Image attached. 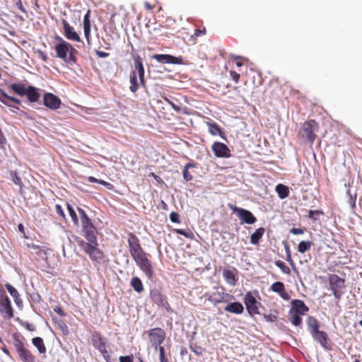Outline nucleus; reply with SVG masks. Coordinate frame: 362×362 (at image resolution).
Wrapping results in <instances>:
<instances>
[{
    "label": "nucleus",
    "mask_w": 362,
    "mask_h": 362,
    "mask_svg": "<svg viewBox=\"0 0 362 362\" xmlns=\"http://www.w3.org/2000/svg\"><path fill=\"white\" fill-rule=\"evenodd\" d=\"M55 40L59 41L54 46L57 57L67 64L74 65L76 64L78 51L74 46L59 36L55 37Z\"/></svg>",
    "instance_id": "obj_1"
},
{
    "label": "nucleus",
    "mask_w": 362,
    "mask_h": 362,
    "mask_svg": "<svg viewBox=\"0 0 362 362\" xmlns=\"http://www.w3.org/2000/svg\"><path fill=\"white\" fill-rule=\"evenodd\" d=\"M306 321L308 330L313 339L323 348L328 349L329 337L325 332L319 329L320 322L313 316H308Z\"/></svg>",
    "instance_id": "obj_2"
},
{
    "label": "nucleus",
    "mask_w": 362,
    "mask_h": 362,
    "mask_svg": "<svg viewBox=\"0 0 362 362\" xmlns=\"http://www.w3.org/2000/svg\"><path fill=\"white\" fill-rule=\"evenodd\" d=\"M13 346L18 354L19 360L22 362H36V356L28 349L25 344L20 338V335L14 333L12 335Z\"/></svg>",
    "instance_id": "obj_3"
},
{
    "label": "nucleus",
    "mask_w": 362,
    "mask_h": 362,
    "mask_svg": "<svg viewBox=\"0 0 362 362\" xmlns=\"http://www.w3.org/2000/svg\"><path fill=\"white\" fill-rule=\"evenodd\" d=\"M78 211L81 216L83 236L88 242L95 243L98 233L96 228L83 209L78 208Z\"/></svg>",
    "instance_id": "obj_4"
},
{
    "label": "nucleus",
    "mask_w": 362,
    "mask_h": 362,
    "mask_svg": "<svg viewBox=\"0 0 362 362\" xmlns=\"http://www.w3.org/2000/svg\"><path fill=\"white\" fill-rule=\"evenodd\" d=\"M214 306L222 303H228L234 299V296L225 292L223 287H214L211 293H206L203 296Z\"/></svg>",
    "instance_id": "obj_5"
},
{
    "label": "nucleus",
    "mask_w": 362,
    "mask_h": 362,
    "mask_svg": "<svg viewBox=\"0 0 362 362\" xmlns=\"http://www.w3.org/2000/svg\"><path fill=\"white\" fill-rule=\"evenodd\" d=\"M77 243L79 247L88 255L90 259L92 261L99 262L100 261L104 255L103 252L98 247V241L95 243L86 242L83 240L79 238L76 239Z\"/></svg>",
    "instance_id": "obj_6"
},
{
    "label": "nucleus",
    "mask_w": 362,
    "mask_h": 362,
    "mask_svg": "<svg viewBox=\"0 0 362 362\" xmlns=\"http://www.w3.org/2000/svg\"><path fill=\"white\" fill-rule=\"evenodd\" d=\"M317 129V123L311 119L303 123L299 134L302 138H305L308 142L313 144L317 137L315 132Z\"/></svg>",
    "instance_id": "obj_7"
},
{
    "label": "nucleus",
    "mask_w": 362,
    "mask_h": 362,
    "mask_svg": "<svg viewBox=\"0 0 362 362\" xmlns=\"http://www.w3.org/2000/svg\"><path fill=\"white\" fill-rule=\"evenodd\" d=\"M329 288L337 300H340L345 288V280L337 274H330L328 277Z\"/></svg>",
    "instance_id": "obj_8"
},
{
    "label": "nucleus",
    "mask_w": 362,
    "mask_h": 362,
    "mask_svg": "<svg viewBox=\"0 0 362 362\" xmlns=\"http://www.w3.org/2000/svg\"><path fill=\"white\" fill-rule=\"evenodd\" d=\"M92 344L98 349L107 362H110V356L107 349L105 338L99 332H94L91 336Z\"/></svg>",
    "instance_id": "obj_9"
},
{
    "label": "nucleus",
    "mask_w": 362,
    "mask_h": 362,
    "mask_svg": "<svg viewBox=\"0 0 362 362\" xmlns=\"http://www.w3.org/2000/svg\"><path fill=\"white\" fill-rule=\"evenodd\" d=\"M147 256L148 255L144 252L134 257L133 259L146 276L148 279H151L153 275V269Z\"/></svg>",
    "instance_id": "obj_10"
},
{
    "label": "nucleus",
    "mask_w": 362,
    "mask_h": 362,
    "mask_svg": "<svg viewBox=\"0 0 362 362\" xmlns=\"http://www.w3.org/2000/svg\"><path fill=\"white\" fill-rule=\"evenodd\" d=\"M228 206L233 213L237 214L241 223L253 224L257 221L256 217L250 211L238 207L232 204H228Z\"/></svg>",
    "instance_id": "obj_11"
},
{
    "label": "nucleus",
    "mask_w": 362,
    "mask_h": 362,
    "mask_svg": "<svg viewBox=\"0 0 362 362\" xmlns=\"http://www.w3.org/2000/svg\"><path fill=\"white\" fill-rule=\"evenodd\" d=\"M0 313L4 318H13V310L11 300L3 289H0Z\"/></svg>",
    "instance_id": "obj_12"
},
{
    "label": "nucleus",
    "mask_w": 362,
    "mask_h": 362,
    "mask_svg": "<svg viewBox=\"0 0 362 362\" xmlns=\"http://www.w3.org/2000/svg\"><path fill=\"white\" fill-rule=\"evenodd\" d=\"M147 334L150 342L156 349H158L160 346V344L165 338V331L160 327L151 329L147 332Z\"/></svg>",
    "instance_id": "obj_13"
},
{
    "label": "nucleus",
    "mask_w": 362,
    "mask_h": 362,
    "mask_svg": "<svg viewBox=\"0 0 362 362\" xmlns=\"http://www.w3.org/2000/svg\"><path fill=\"white\" fill-rule=\"evenodd\" d=\"M61 23L64 30V35L68 40L77 42H81L80 35L66 19H62Z\"/></svg>",
    "instance_id": "obj_14"
},
{
    "label": "nucleus",
    "mask_w": 362,
    "mask_h": 362,
    "mask_svg": "<svg viewBox=\"0 0 362 362\" xmlns=\"http://www.w3.org/2000/svg\"><path fill=\"white\" fill-rule=\"evenodd\" d=\"M0 102L7 107L12 108V111L14 112L20 110L19 106L21 105V100L7 95L2 90H0Z\"/></svg>",
    "instance_id": "obj_15"
},
{
    "label": "nucleus",
    "mask_w": 362,
    "mask_h": 362,
    "mask_svg": "<svg viewBox=\"0 0 362 362\" xmlns=\"http://www.w3.org/2000/svg\"><path fill=\"white\" fill-rule=\"evenodd\" d=\"M127 242L129 245V252L132 257L137 256L138 255L144 252L139 243V238L133 233H130L129 234Z\"/></svg>",
    "instance_id": "obj_16"
},
{
    "label": "nucleus",
    "mask_w": 362,
    "mask_h": 362,
    "mask_svg": "<svg viewBox=\"0 0 362 362\" xmlns=\"http://www.w3.org/2000/svg\"><path fill=\"white\" fill-rule=\"evenodd\" d=\"M152 58L161 64H183V58L182 57H174L167 54H156L152 56Z\"/></svg>",
    "instance_id": "obj_17"
},
{
    "label": "nucleus",
    "mask_w": 362,
    "mask_h": 362,
    "mask_svg": "<svg viewBox=\"0 0 362 362\" xmlns=\"http://www.w3.org/2000/svg\"><path fill=\"white\" fill-rule=\"evenodd\" d=\"M211 150L216 157L228 158L231 156L230 148L222 142L215 141L211 146Z\"/></svg>",
    "instance_id": "obj_18"
},
{
    "label": "nucleus",
    "mask_w": 362,
    "mask_h": 362,
    "mask_svg": "<svg viewBox=\"0 0 362 362\" xmlns=\"http://www.w3.org/2000/svg\"><path fill=\"white\" fill-rule=\"evenodd\" d=\"M43 104L50 110H55L60 107L62 101L59 98L51 93H46L43 96Z\"/></svg>",
    "instance_id": "obj_19"
},
{
    "label": "nucleus",
    "mask_w": 362,
    "mask_h": 362,
    "mask_svg": "<svg viewBox=\"0 0 362 362\" xmlns=\"http://www.w3.org/2000/svg\"><path fill=\"white\" fill-rule=\"evenodd\" d=\"M244 302L250 315H253L259 314L257 305L260 303L257 301L250 292H247L245 296Z\"/></svg>",
    "instance_id": "obj_20"
},
{
    "label": "nucleus",
    "mask_w": 362,
    "mask_h": 362,
    "mask_svg": "<svg viewBox=\"0 0 362 362\" xmlns=\"http://www.w3.org/2000/svg\"><path fill=\"white\" fill-rule=\"evenodd\" d=\"M83 27L86 40L88 45L90 46L91 45V21L90 10H88L83 16Z\"/></svg>",
    "instance_id": "obj_21"
},
{
    "label": "nucleus",
    "mask_w": 362,
    "mask_h": 362,
    "mask_svg": "<svg viewBox=\"0 0 362 362\" xmlns=\"http://www.w3.org/2000/svg\"><path fill=\"white\" fill-rule=\"evenodd\" d=\"M270 290L279 295V296L284 300H288L290 296L286 290L285 285L283 282L276 281L270 286Z\"/></svg>",
    "instance_id": "obj_22"
},
{
    "label": "nucleus",
    "mask_w": 362,
    "mask_h": 362,
    "mask_svg": "<svg viewBox=\"0 0 362 362\" xmlns=\"http://www.w3.org/2000/svg\"><path fill=\"white\" fill-rule=\"evenodd\" d=\"M237 270L233 268V269H223V277L228 284L231 286L236 285L238 276H237Z\"/></svg>",
    "instance_id": "obj_23"
},
{
    "label": "nucleus",
    "mask_w": 362,
    "mask_h": 362,
    "mask_svg": "<svg viewBox=\"0 0 362 362\" xmlns=\"http://www.w3.org/2000/svg\"><path fill=\"white\" fill-rule=\"evenodd\" d=\"M150 297L152 301L160 307H165L166 305H168L165 296L159 290H151Z\"/></svg>",
    "instance_id": "obj_24"
},
{
    "label": "nucleus",
    "mask_w": 362,
    "mask_h": 362,
    "mask_svg": "<svg viewBox=\"0 0 362 362\" xmlns=\"http://www.w3.org/2000/svg\"><path fill=\"white\" fill-rule=\"evenodd\" d=\"M292 310L294 313H298L301 315H305L309 310L308 307L301 300H293L291 301Z\"/></svg>",
    "instance_id": "obj_25"
},
{
    "label": "nucleus",
    "mask_w": 362,
    "mask_h": 362,
    "mask_svg": "<svg viewBox=\"0 0 362 362\" xmlns=\"http://www.w3.org/2000/svg\"><path fill=\"white\" fill-rule=\"evenodd\" d=\"M134 61L135 69L138 72L140 83L142 86H145V79H144L145 71H144V65L142 63V60H141V57L138 56L136 57H134Z\"/></svg>",
    "instance_id": "obj_26"
},
{
    "label": "nucleus",
    "mask_w": 362,
    "mask_h": 362,
    "mask_svg": "<svg viewBox=\"0 0 362 362\" xmlns=\"http://www.w3.org/2000/svg\"><path fill=\"white\" fill-rule=\"evenodd\" d=\"M224 310L230 313L240 315L243 313L244 307L240 302H229L224 307Z\"/></svg>",
    "instance_id": "obj_27"
},
{
    "label": "nucleus",
    "mask_w": 362,
    "mask_h": 362,
    "mask_svg": "<svg viewBox=\"0 0 362 362\" xmlns=\"http://www.w3.org/2000/svg\"><path fill=\"white\" fill-rule=\"evenodd\" d=\"M8 89L18 95L25 96L28 86H25V85L22 83H13L8 86Z\"/></svg>",
    "instance_id": "obj_28"
},
{
    "label": "nucleus",
    "mask_w": 362,
    "mask_h": 362,
    "mask_svg": "<svg viewBox=\"0 0 362 362\" xmlns=\"http://www.w3.org/2000/svg\"><path fill=\"white\" fill-rule=\"evenodd\" d=\"M25 96L30 103H37L40 98V93L37 88L33 86H28Z\"/></svg>",
    "instance_id": "obj_29"
},
{
    "label": "nucleus",
    "mask_w": 362,
    "mask_h": 362,
    "mask_svg": "<svg viewBox=\"0 0 362 362\" xmlns=\"http://www.w3.org/2000/svg\"><path fill=\"white\" fill-rule=\"evenodd\" d=\"M32 344L37 349L38 353L43 355L42 358H46L47 348L43 339L40 337H34L32 339Z\"/></svg>",
    "instance_id": "obj_30"
},
{
    "label": "nucleus",
    "mask_w": 362,
    "mask_h": 362,
    "mask_svg": "<svg viewBox=\"0 0 362 362\" xmlns=\"http://www.w3.org/2000/svg\"><path fill=\"white\" fill-rule=\"evenodd\" d=\"M7 291L10 293V295L13 297L15 303L18 308L23 307V300L20 298V295L18 291L10 284H6L5 285Z\"/></svg>",
    "instance_id": "obj_31"
},
{
    "label": "nucleus",
    "mask_w": 362,
    "mask_h": 362,
    "mask_svg": "<svg viewBox=\"0 0 362 362\" xmlns=\"http://www.w3.org/2000/svg\"><path fill=\"white\" fill-rule=\"evenodd\" d=\"M265 229L260 227L255 230V231L250 235V243L252 245H257L264 235Z\"/></svg>",
    "instance_id": "obj_32"
},
{
    "label": "nucleus",
    "mask_w": 362,
    "mask_h": 362,
    "mask_svg": "<svg viewBox=\"0 0 362 362\" xmlns=\"http://www.w3.org/2000/svg\"><path fill=\"white\" fill-rule=\"evenodd\" d=\"M208 127H209V131L211 135L215 136V135L218 134L221 138H223V139L225 138L224 132L216 123L209 122Z\"/></svg>",
    "instance_id": "obj_33"
},
{
    "label": "nucleus",
    "mask_w": 362,
    "mask_h": 362,
    "mask_svg": "<svg viewBox=\"0 0 362 362\" xmlns=\"http://www.w3.org/2000/svg\"><path fill=\"white\" fill-rule=\"evenodd\" d=\"M129 82H130V86H129L130 90L132 93H136L139 88V83L138 82L136 71H133L131 72L130 76H129Z\"/></svg>",
    "instance_id": "obj_34"
},
{
    "label": "nucleus",
    "mask_w": 362,
    "mask_h": 362,
    "mask_svg": "<svg viewBox=\"0 0 362 362\" xmlns=\"http://www.w3.org/2000/svg\"><path fill=\"white\" fill-rule=\"evenodd\" d=\"M275 190L279 197L281 199L288 197L289 195V188L283 184L277 185L276 186Z\"/></svg>",
    "instance_id": "obj_35"
},
{
    "label": "nucleus",
    "mask_w": 362,
    "mask_h": 362,
    "mask_svg": "<svg viewBox=\"0 0 362 362\" xmlns=\"http://www.w3.org/2000/svg\"><path fill=\"white\" fill-rule=\"evenodd\" d=\"M130 285L134 290L139 293L143 292L144 290L143 284L139 277H133L131 279Z\"/></svg>",
    "instance_id": "obj_36"
},
{
    "label": "nucleus",
    "mask_w": 362,
    "mask_h": 362,
    "mask_svg": "<svg viewBox=\"0 0 362 362\" xmlns=\"http://www.w3.org/2000/svg\"><path fill=\"white\" fill-rule=\"evenodd\" d=\"M196 163H187L183 168L182 175L183 178L185 181L189 182L193 179V176L188 171L189 168H196Z\"/></svg>",
    "instance_id": "obj_37"
},
{
    "label": "nucleus",
    "mask_w": 362,
    "mask_h": 362,
    "mask_svg": "<svg viewBox=\"0 0 362 362\" xmlns=\"http://www.w3.org/2000/svg\"><path fill=\"white\" fill-rule=\"evenodd\" d=\"M88 181L91 183H99V184L105 186V187H107L108 189H112L114 187L111 183L107 182L103 180L97 179L93 176H89L88 177Z\"/></svg>",
    "instance_id": "obj_38"
},
{
    "label": "nucleus",
    "mask_w": 362,
    "mask_h": 362,
    "mask_svg": "<svg viewBox=\"0 0 362 362\" xmlns=\"http://www.w3.org/2000/svg\"><path fill=\"white\" fill-rule=\"evenodd\" d=\"M312 245L313 243L311 241H301L298 245V251L300 253H304L306 251L310 250Z\"/></svg>",
    "instance_id": "obj_39"
},
{
    "label": "nucleus",
    "mask_w": 362,
    "mask_h": 362,
    "mask_svg": "<svg viewBox=\"0 0 362 362\" xmlns=\"http://www.w3.org/2000/svg\"><path fill=\"white\" fill-rule=\"evenodd\" d=\"M300 315H301L298 313H292V315L290 317L291 322L295 326H300L302 324V318Z\"/></svg>",
    "instance_id": "obj_40"
},
{
    "label": "nucleus",
    "mask_w": 362,
    "mask_h": 362,
    "mask_svg": "<svg viewBox=\"0 0 362 362\" xmlns=\"http://www.w3.org/2000/svg\"><path fill=\"white\" fill-rule=\"evenodd\" d=\"M275 264L284 274H291V270H290L289 267L287 265H286V264L284 262H282L281 260H278V261H276Z\"/></svg>",
    "instance_id": "obj_41"
},
{
    "label": "nucleus",
    "mask_w": 362,
    "mask_h": 362,
    "mask_svg": "<svg viewBox=\"0 0 362 362\" xmlns=\"http://www.w3.org/2000/svg\"><path fill=\"white\" fill-rule=\"evenodd\" d=\"M10 175L15 185H18L20 187L23 185L22 180L16 172L13 170L10 171Z\"/></svg>",
    "instance_id": "obj_42"
},
{
    "label": "nucleus",
    "mask_w": 362,
    "mask_h": 362,
    "mask_svg": "<svg viewBox=\"0 0 362 362\" xmlns=\"http://www.w3.org/2000/svg\"><path fill=\"white\" fill-rule=\"evenodd\" d=\"M67 209H68L69 214L73 222L74 223L75 225H78V219L77 214L75 212L74 209L72 208V206L69 204H67Z\"/></svg>",
    "instance_id": "obj_43"
},
{
    "label": "nucleus",
    "mask_w": 362,
    "mask_h": 362,
    "mask_svg": "<svg viewBox=\"0 0 362 362\" xmlns=\"http://www.w3.org/2000/svg\"><path fill=\"white\" fill-rule=\"evenodd\" d=\"M189 348L196 355L198 356L202 355L205 350L203 347L197 345V344H190Z\"/></svg>",
    "instance_id": "obj_44"
},
{
    "label": "nucleus",
    "mask_w": 362,
    "mask_h": 362,
    "mask_svg": "<svg viewBox=\"0 0 362 362\" xmlns=\"http://www.w3.org/2000/svg\"><path fill=\"white\" fill-rule=\"evenodd\" d=\"M159 351V361L160 362H169L168 358L165 356V351L163 346L158 348Z\"/></svg>",
    "instance_id": "obj_45"
},
{
    "label": "nucleus",
    "mask_w": 362,
    "mask_h": 362,
    "mask_svg": "<svg viewBox=\"0 0 362 362\" xmlns=\"http://www.w3.org/2000/svg\"><path fill=\"white\" fill-rule=\"evenodd\" d=\"M30 247L33 250H34L35 251V253L37 255H40L42 257H44L46 255V252L44 250L41 249L39 246L33 244Z\"/></svg>",
    "instance_id": "obj_46"
},
{
    "label": "nucleus",
    "mask_w": 362,
    "mask_h": 362,
    "mask_svg": "<svg viewBox=\"0 0 362 362\" xmlns=\"http://www.w3.org/2000/svg\"><path fill=\"white\" fill-rule=\"evenodd\" d=\"M274 314L270 313L269 315H264V319L268 322H275L277 320V311H274Z\"/></svg>",
    "instance_id": "obj_47"
},
{
    "label": "nucleus",
    "mask_w": 362,
    "mask_h": 362,
    "mask_svg": "<svg viewBox=\"0 0 362 362\" xmlns=\"http://www.w3.org/2000/svg\"><path fill=\"white\" fill-rule=\"evenodd\" d=\"M229 74L231 79L234 81L235 83H238L240 78V75L233 70L230 71Z\"/></svg>",
    "instance_id": "obj_48"
},
{
    "label": "nucleus",
    "mask_w": 362,
    "mask_h": 362,
    "mask_svg": "<svg viewBox=\"0 0 362 362\" xmlns=\"http://www.w3.org/2000/svg\"><path fill=\"white\" fill-rule=\"evenodd\" d=\"M163 100L168 103L176 112H180L181 108L179 105H176L173 102H172L169 98L167 97H163Z\"/></svg>",
    "instance_id": "obj_49"
},
{
    "label": "nucleus",
    "mask_w": 362,
    "mask_h": 362,
    "mask_svg": "<svg viewBox=\"0 0 362 362\" xmlns=\"http://www.w3.org/2000/svg\"><path fill=\"white\" fill-rule=\"evenodd\" d=\"M170 219L173 223H178L180 222L179 214L177 212H175V211H172L170 214Z\"/></svg>",
    "instance_id": "obj_50"
},
{
    "label": "nucleus",
    "mask_w": 362,
    "mask_h": 362,
    "mask_svg": "<svg viewBox=\"0 0 362 362\" xmlns=\"http://www.w3.org/2000/svg\"><path fill=\"white\" fill-rule=\"evenodd\" d=\"M119 362H134V356L132 355L129 356H121L119 358Z\"/></svg>",
    "instance_id": "obj_51"
},
{
    "label": "nucleus",
    "mask_w": 362,
    "mask_h": 362,
    "mask_svg": "<svg viewBox=\"0 0 362 362\" xmlns=\"http://www.w3.org/2000/svg\"><path fill=\"white\" fill-rule=\"evenodd\" d=\"M55 209H56V212L57 214L60 216L61 217H62L63 218H65V214L63 211V209L62 207L59 205V204H57L55 206Z\"/></svg>",
    "instance_id": "obj_52"
},
{
    "label": "nucleus",
    "mask_w": 362,
    "mask_h": 362,
    "mask_svg": "<svg viewBox=\"0 0 362 362\" xmlns=\"http://www.w3.org/2000/svg\"><path fill=\"white\" fill-rule=\"evenodd\" d=\"M304 230H305L302 228H293L291 229L290 232L294 235H300L303 234L304 233Z\"/></svg>",
    "instance_id": "obj_53"
},
{
    "label": "nucleus",
    "mask_w": 362,
    "mask_h": 362,
    "mask_svg": "<svg viewBox=\"0 0 362 362\" xmlns=\"http://www.w3.org/2000/svg\"><path fill=\"white\" fill-rule=\"evenodd\" d=\"M95 54L99 58H105L109 56V53L100 50H95Z\"/></svg>",
    "instance_id": "obj_54"
},
{
    "label": "nucleus",
    "mask_w": 362,
    "mask_h": 362,
    "mask_svg": "<svg viewBox=\"0 0 362 362\" xmlns=\"http://www.w3.org/2000/svg\"><path fill=\"white\" fill-rule=\"evenodd\" d=\"M175 232L177 233V234H179V235H182L186 238H188L189 237V235L187 233L185 232V230L183 229H175Z\"/></svg>",
    "instance_id": "obj_55"
},
{
    "label": "nucleus",
    "mask_w": 362,
    "mask_h": 362,
    "mask_svg": "<svg viewBox=\"0 0 362 362\" xmlns=\"http://www.w3.org/2000/svg\"><path fill=\"white\" fill-rule=\"evenodd\" d=\"M23 326H24V327H25L28 330H29V331L33 332V331H34V330H35V327H34V325H32V324H30V323H28V322H25V323L24 324V325H23Z\"/></svg>",
    "instance_id": "obj_56"
},
{
    "label": "nucleus",
    "mask_w": 362,
    "mask_h": 362,
    "mask_svg": "<svg viewBox=\"0 0 362 362\" xmlns=\"http://www.w3.org/2000/svg\"><path fill=\"white\" fill-rule=\"evenodd\" d=\"M320 214V212L317 210H310L308 216L310 218H313L315 214Z\"/></svg>",
    "instance_id": "obj_57"
},
{
    "label": "nucleus",
    "mask_w": 362,
    "mask_h": 362,
    "mask_svg": "<svg viewBox=\"0 0 362 362\" xmlns=\"http://www.w3.org/2000/svg\"><path fill=\"white\" fill-rule=\"evenodd\" d=\"M240 59H241V57L239 56L234 57V60L238 66H241L243 65V63L240 61Z\"/></svg>",
    "instance_id": "obj_58"
},
{
    "label": "nucleus",
    "mask_w": 362,
    "mask_h": 362,
    "mask_svg": "<svg viewBox=\"0 0 362 362\" xmlns=\"http://www.w3.org/2000/svg\"><path fill=\"white\" fill-rule=\"evenodd\" d=\"M54 311L58 314L60 316H64L65 315V313L62 310V308L57 307L56 308H54Z\"/></svg>",
    "instance_id": "obj_59"
},
{
    "label": "nucleus",
    "mask_w": 362,
    "mask_h": 362,
    "mask_svg": "<svg viewBox=\"0 0 362 362\" xmlns=\"http://www.w3.org/2000/svg\"><path fill=\"white\" fill-rule=\"evenodd\" d=\"M187 349L185 348V347H182L181 349H180V355L182 356L187 354Z\"/></svg>",
    "instance_id": "obj_60"
},
{
    "label": "nucleus",
    "mask_w": 362,
    "mask_h": 362,
    "mask_svg": "<svg viewBox=\"0 0 362 362\" xmlns=\"http://www.w3.org/2000/svg\"><path fill=\"white\" fill-rule=\"evenodd\" d=\"M2 351H4V354H6L7 356H9L10 355V351L9 350L6 348V347H4L2 349Z\"/></svg>",
    "instance_id": "obj_61"
},
{
    "label": "nucleus",
    "mask_w": 362,
    "mask_h": 362,
    "mask_svg": "<svg viewBox=\"0 0 362 362\" xmlns=\"http://www.w3.org/2000/svg\"><path fill=\"white\" fill-rule=\"evenodd\" d=\"M205 32H206L205 30H196L194 34L198 36V35H199V34H205Z\"/></svg>",
    "instance_id": "obj_62"
},
{
    "label": "nucleus",
    "mask_w": 362,
    "mask_h": 362,
    "mask_svg": "<svg viewBox=\"0 0 362 362\" xmlns=\"http://www.w3.org/2000/svg\"><path fill=\"white\" fill-rule=\"evenodd\" d=\"M145 6L146 8H148L149 10H151L153 8V7L151 6V4L148 2L145 3Z\"/></svg>",
    "instance_id": "obj_63"
},
{
    "label": "nucleus",
    "mask_w": 362,
    "mask_h": 362,
    "mask_svg": "<svg viewBox=\"0 0 362 362\" xmlns=\"http://www.w3.org/2000/svg\"><path fill=\"white\" fill-rule=\"evenodd\" d=\"M23 228H24V227H23V224L20 223V224L18 225V229H19V230H20V231H23Z\"/></svg>",
    "instance_id": "obj_64"
}]
</instances>
